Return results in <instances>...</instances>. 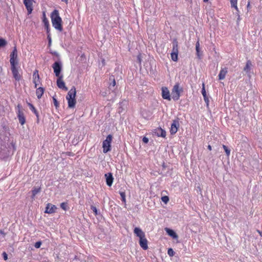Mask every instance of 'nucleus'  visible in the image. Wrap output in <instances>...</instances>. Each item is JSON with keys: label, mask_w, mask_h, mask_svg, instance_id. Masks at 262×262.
Returning a JSON list of instances; mask_svg holds the SVG:
<instances>
[{"label": "nucleus", "mask_w": 262, "mask_h": 262, "mask_svg": "<svg viewBox=\"0 0 262 262\" xmlns=\"http://www.w3.org/2000/svg\"><path fill=\"white\" fill-rule=\"evenodd\" d=\"M179 126V122L178 120H173L170 130L171 135L175 134L177 132Z\"/></svg>", "instance_id": "nucleus-9"}, {"label": "nucleus", "mask_w": 262, "mask_h": 262, "mask_svg": "<svg viewBox=\"0 0 262 262\" xmlns=\"http://www.w3.org/2000/svg\"><path fill=\"white\" fill-rule=\"evenodd\" d=\"M223 147L226 152L227 156H229L230 154V149L226 145H223Z\"/></svg>", "instance_id": "nucleus-29"}, {"label": "nucleus", "mask_w": 262, "mask_h": 262, "mask_svg": "<svg viewBox=\"0 0 262 262\" xmlns=\"http://www.w3.org/2000/svg\"><path fill=\"white\" fill-rule=\"evenodd\" d=\"M202 94L203 96V97H205V96L207 95L206 94V91H205V84L204 83H203V88H202Z\"/></svg>", "instance_id": "nucleus-37"}, {"label": "nucleus", "mask_w": 262, "mask_h": 262, "mask_svg": "<svg viewBox=\"0 0 262 262\" xmlns=\"http://www.w3.org/2000/svg\"><path fill=\"white\" fill-rule=\"evenodd\" d=\"M113 137L111 135L107 136L106 139L103 142V151L106 153L111 150V143L112 141Z\"/></svg>", "instance_id": "nucleus-3"}, {"label": "nucleus", "mask_w": 262, "mask_h": 262, "mask_svg": "<svg viewBox=\"0 0 262 262\" xmlns=\"http://www.w3.org/2000/svg\"><path fill=\"white\" fill-rule=\"evenodd\" d=\"M62 2H67L68 0H61Z\"/></svg>", "instance_id": "nucleus-52"}, {"label": "nucleus", "mask_w": 262, "mask_h": 262, "mask_svg": "<svg viewBox=\"0 0 262 262\" xmlns=\"http://www.w3.org/2000/svg\"><path fill=\"white\" fill-rule=\"evenodd\" d=\"M161 200L163 202L166 204L169 202V199L168 196L165 195L161 198Z\"/></svg>", "instance_id": "nucleus-32"}, {"label": "nucleus", "mask_w": 262, "mask_h": 262, "mask_svg": "<svg viewBox=\"0 0 262 262\" xmlns=\"http://www.w3.org/2000/svg\"><path fill=\"white\" fill-rule=\"evenodd\" d=\"M204 101L205 102H206V104H207V106H208L209 105V99L207 97V95L205 96V97H204Z\"/></svg>", "instance_id": "nucleus-42"}, {"label": "nucleus", "mask_w": 262, "mask_h": 262, "mask_svg": "<svg viewBox=\"0 0 262 262\" xmlns=\"http://www.w3.org/2000/svg\"><path fill=\"white\" fill-rule=\"evenodd\" d=\"M48 38L49 39V43H50L51 42V37H50L49 35H48Z\"/></svg>", "instance_id": "nucleus-45"}, {"label": "nucleus", "mask_w": 262, "mask_h": 262, "mask_svg": "<svg viewBox=\"0 0 262 262\" xmlns=\"http://www.w3.org/2000/svg\"><path fill=\"white\" fill-rule=\"evenodd\" d=\"M58 78L57 80V85L58 87L60 89H64L66 91L68 90L67 87L65 85V83L62 80V75H61L59 77H58Z\"/></svg>", "instance_id": "nucleus-13"}, {"label": "nucleus", "mask_w": 262, "mask_h": 262, "mask_svg": "<svg viewBox=\"0 0 262 262\" xmlns=\"http://www.w3.org/2000/svg\"><path fill=\"white\" fill-rule=\"evenodd\" d=\"M173 45V49L172 52L173 53H178V42L176 40H174L172 42Z\"/></svg>", "instance_id": "nucleus-22"}, {"label": "nucleus", "mask_w": 262, "mask_h": 262, "mask_svg": "<svg viewBox=\"0 0 262 262\" xmlns=\"http://www.w3.org/2000/svg\"><path fill=\"white\" fill-rule=\"evenodd\" d=\"M2 255L3 256V258H4V260H7L8 259L7 254L5 252H4L2 254Z\"/></svg>", "instance_id": "nucleus-43"}, {"label": "nucleus", "mask_w": 262, "mask_h": 262, "mask_svg": "<svg viewBox=\"0 0 262 262\" xmlns=\"http://www.w3.org/2000/svg\"><path fill=\"white\" fill-rule=\"evenodd\" d=\"M257 232H258V233L259 234V235L262 236V231H260L259 230H257Z\"/></svg>", "instance_id": "nucleus-48"}, {"label": "nucleus", "mask_w": 262, "mask_h": 262, "mask_svg": "<svg viewBox=\"0 0 262 262\" xmlns=\"http://www.w3.org/2000/svg\"><path fill=\"white\" fill-rule=\"evenodd\" d=\"M230 3L232 7H234L237 11L238 8L237 7V0H230Z\"/></svg>", "instance_id": "nucleus-26"}, {"label": "nucleus", "mask_w": 262, "mask_h": 262, "mask_svg": "<svg viewBox=\"0 0 262 262\" xmlns=\"http://www.w3.org/2000/svg\"><path fill=\"white\" fill-rule=\"evenodd\" d=\"M17 65L11 66V70L13 74V77L17 81H19L21 79V75L19 74L18 70L16 68Z\"/></svg>", "instance_id": "nucleus-8"}, {"label": "nucleus", "mask_w": 262, "mask_h": 262, "mask_svg": "<svg viewBox=\"0 0 262 262\" xmlns=\"http://www.w3.org/2000/svg\"><path fill=\"white\" fill-rule=\"evenodd\" d=\"M105 94H106V93H105H105H103V96H105Z\"/></svg>", "instance_id": "nucleus-54"}, {"label": "nucleus", "mask_w": 262, "mask_h": 262, "mask_svg": "<svg viewBox=\"0 0 262 262\" xmlns=\"http://www.w3.org/2000/svg\"><path fill=\"white\" fill-rule=\"evenodd\" d=\"M43 88L39 87V88L37 89L36 91V94L38 99H40L41 97L42 94H43Z\"/></svg>", "instance_id": "nucleus-20"}, {"label": "nucleus", "mask_w": 262, "mask_h": 262, "mask_svg": "<svg viewBox=\"0 0 262 262\" xmlns=\"http://www.w3.org/2000/svg\"><path fill=\"white\" fill-rule=\"evenodd\" d=\"M43 22L45 24V27L47 28V29H49V24L48 20L47 18L46 17L45 12L43 13Z\"/></svg>", "instance_id": "nucleus-24"}, {"label": "nucleus", "mask_w": 262, "mask_h": 262, "mask_svg": "<svg viewBox=\"0 0 262 262\" xmlns=\"http://www.w3.org/2000/svg\"><path fill=\"white\" fill-rule=\"evenodd\" d=\"M41 245V242L40 241H38L35 243L34 246L36 248H40V246Z\"/></svg>", "instance_id": "nucleus-40"}, {"label": "nucleus", "mask_w": 262, "mask_h": 262, "mask_svg": "<svg viewBox=\"0 0 262 262\" xmlns=\"http://www.w3.org/2000/svg\"><path fill=\"white\" fill-rule=\"evenodd\" d=\"M227 68H224L221 69L219 75V78L220 80H223L225 78L226 75L227 73Z\"/></svg>", "instance_id": "nucleus-19"}, {"label": "nucleus", "mask_w": 262, "mask_h": 262, "mask_svg": "<svg viewBox=\"0 0 262 262\" xmlns=\"http://www.w3.org/2000/svg\"><path fill=\"white\" fill-rule=\"evenodd\" d=\"M33 78L34 79H37L38 81H39L40 79L39 75L38 74V71L36 70L33 73Z\"/></svg>", "instance_id": "nucleus-28"}, {"label": "nucleus", "mask_w": 262, "mask_h": 262, "mask_svg": "<svg viewBox=\"0 0 262 262\" xmlns=\"http://www.w3.org/2000/svg\"><path fill=\"white\" fill-rule=\"evenodd\" d=\"M105 94H106V93H105H105H103V96H105Z\"/></svg>", "instance_id": "nucleus-55"}, {"label": "nucleus", "mask_w": 262, "mask_h": 262, "mask_svg": "<svg viewBox=\"0 0 262 262\" xmlns=\"http://www.w3.org/2000/svg\"><path fill=\"white\" fill-rule=\"evenodd\" d=\"M208 149L209 150H211L212 148H211V146L210 145H208V147H207Z\"/></svg>", "instance_id": "nucleus-47"}, {"label": "nucleus", "mask_w": 262, "mask_h": 262, "mask_svg": "<svg viewBox=\"0 0 262 262\" xmlns=\"http://www.w3.org/2000/svg\"><path fill=\"white\" fill-rule=\"evenodd\" d=\"M195 50H196V53H197L198 56L200 57V54H199V52H200V43H199V41H198L196 42V45H195Z\"/></svg>", "instance_id": "nucleus-33"}, {"label": "nucleus", "mask_w": 262, "mask_h": 262, "mask_svg": "<svg viewBox=\"0 0 262 262\" xmlns=\"http://www.w3.org/2000/svg\"><path fill=\"white\" fill-rule=\"evenodd\" d=\"M33 0H24V4L28 11L29 14H31L33 10Z\"/></svg>", "instance_id": "nucleus-10"}, {"label": "nucleus", "mask_w": 262, "mask_h": 262, "mask_svg": "<svg viewBox=\"0 0 262 262\" xmlns=\"http://www.w3.org/2000/svg\"><path fill=\"white\" fill-rule=\"evenodd\" d=\"M203 1H204V2H207L208 1V0H203Z\"/></svg>", "instance_id": "nucleus-53"}, {"label": "nucleus", "mask_w": 262, "mask_h": 262, "mask_svg": "<svg viewBox=\"0 0 262 262\" xmlns=\"http://www.w3.org/2000/svg\"><path fill=\"white\" fill-rule=\"evenodd\" d=\"M167 253L170 256H172L174 255V252L173 251L172 249L169 248L168 250Z\"/></svg>", "instance_id": "nucleus-35"}, {"label": "nucleus", "mask_w": 262, "mask_h": 262, "mask_svg": "<svg viewBox=\"0 0 262 262\" xmlns=\"http://www.w3.org/2000/svg\"><path fill=\"white\" fill-rule=\"evenodd\" d=\"M110 80H112V82H111L110 85V89H111V86L114 87L115 86L116 81L113 76L110 77Z\"/></svg>", "instance_id": "nucleus-31"}, {"label": "nucleus", "mask_w": 262, "mask_h": 262, "mask_svg": "<svg viewBox=\"0 0 262 262\" xmlns=\"http://www.w3.org/2000/svg\"><path fill=\"white\" fill-rule=\"evenodd\" d=\"M166 233L171 237H172L173 239H177L178 238V236L177 233L172 229H169L168 228H166L165 229Z\"/></svg>", "instance_id": "nucleus-17"}, {"label": "nucleus", "mask_w": 262, "mask_h": 262, "mask_svg": "<svg viewBox=\"0 0 262 262\" xmlns=\"http://www.w3.org/2000/svg\"><path fill=\"white\" fill-rule=\"evenodd\" d=\"M52 68L54 70V72L55 73L56 76H60L61 75H60V73L62 69L61 62L60 61L55 62L52 65Z\"/></svg>", "instance_id": "nucleus-6"}, {"label": "nucleus", "mask_w": 262, "mask_h": 262, "mask_svg": "<svg viewBox=\"0 0 262 262\" xmlns=\"http://www.w3.org/2000/svg\"><path fill=\"white\" fill-rule=\"evenodd\" d=\"M54 54L56 55V56H58V54L57 52H54Z\"/></svg>", "instance_id": "nucleus-51"}, {"label": "nucleus", "mask_w": 262, "mask_h": 262, "mask_svg": "<svg viewBox=\"0 0 262 262\" xmlns=\"http://www.w3.org/2000/svg\"><path fill=\"white\" fill-rule=\"evenodd\" d=\"M17 107L18 108V112H17V117L19 120V123L21 125H24L26 122V119L24 114V112L22 110L20 109V105L18 104L17 105Z\"/></svg>", "instance_id": "nucleus-7"}, {"label": "nucleus", "mask_w": 262, "mask_h": 262, "mask_svg": "<svg viewBox=\"0 0 262 262\" xmlns=\"http://www.w3.org/2000/svg\"><path fill=\"white\" fill-rule=\"evenodd\" d=\"M134 233L139 238V239L146 237L145 233L139 227L135 228Z\"/></svg>", "instance_id": "nucleus-12"}, {"label": "nucleus", "mask_w": 262, "mask_h": 262, "mask_svg": "<svg viewBox=\"0 0 262 262\" xmlns=\"http://www.w3.org/2000/svg\"><path fill=\"white\" fill-rule=\"evenodd\" d=\"M105 177L106 179V184L108 186H111L112 185L114 178L112 173L108 172L105 174Z\"/></svg>", "instance_id": "nucleus-14"}, {"label": "nucleus", "mask_w": 262, "mask_h": 262, "mask_svg": "<svg viewBox=\"0 0 262 262\" xmlns=\"http://www.w3.org/2000/svg\"><path fill=\"white\" fill-rule=\"evenodd\" d=\"M162 97L165 99H167L170 100V94L167 88H162Z\"/></svg>", "instance_id": "nucleus-16"}, {"label": "nucleus", "mask_w": 262, "mask_h": 262, "mask_svg": "<svg viewBox=\"0 0 262 262\" xmlns=\"http://www.w3.org/2000/svg\"><path fill=\"white\" fill-rule=\"evenodd\" d=\"M40 191V188L34 187L32 190V198L34 199L35 196Z\"/></svg>", "instance_id": "nucleus-21"}, {"label": "nucleus", "mask_w": 262, "mask_h": 262, "mask_svg": "<svg viewBox=\"0 0 262 262\" xmlns=\"http://www.w3.org/2000/svg\"><path fill=\"white\" fill-rule=\"evenodd\" d=\"M67 203H62L60 204V207L64 210H67Z\"/></svg>", "instance_id": "nucleus-36"}, {"label": "nucleus", "mask_w": 262, "mask_h": 262, "mask_svg": "<svg viewBox=\"0 0 262 262\" xmlns=\"http://www.w3.org/2000/svg\"><path fill=\"white\" fill-rule=\"evenodd\" d=\"M0 234L5 235V233L2 230H0Z\"/></svg>", "instance_id": "nucleus-46"}, {"label": "nucleus", "mask_w": 262, "mask_h": 262, "mask_svg": "<svg viewBox=\"0 0 262 262\" xmlns=\"http://www.w3.org/2000/svg\"><path fill=\"white\" fill-rule=\"evenodd\" d=\"M53 100L54 105L55 106V107L56 108H57L59 106V103H58L57 99L54 97H53Z\"/></svg>", "instance_id": "nucleus-38"}, {"label": "nucleus", "mask_w": 262, "mask_h": 262, "mask_svg": "<svg viewBox=\"0 0 262 262\" xmlns=\"http://www.w3.org/2000/svg\"><path fill=\"white\" fill-rule=\"evenodd\" d=\"M7 45V41L3 38H0V47H3Z\"/></svg>", "instance_id": "nucleus-34"}, {"label": "nucleus", "mask_w": 262, "mask_h": 262, "mask_svg": "<svg viewBox=\"0 0 262 262\" xmlns=\"http://www.w3.org/2000/svg\"><path fill=\"white\" fill-rule=\"evenodd\" d=\"M182 91V89L180 88L179 84H175L171 92L172 99L174 100H178L180 97V93Z\"/></svg>", "instance_id": "nucleus-4"}, {"label": "nucleus", "mask_w": 262, "mask_h": 262, "mask_svg": "<svg viewBox=\"0 0 262 262\" xmlns=\"http://www.w3.org/2000/svg\"><path fill=\"white\" fill-rule=\"evenodd\" d=\"M91 208L93 210V211L94 212L95 215H96L98 214L97 209L96 207L94 206H91Z\"/></svg>", "instance_id": "nucleus-39"}, {"label": "nucleus", "mask_w": 262, "mask_h": 262, "mask_svg": "<svg viewBox=\"0 0 262 262\" xmlns=\"http://www.w3.org/2000/svg\"><path fill=\"white\" fill-rule=\"evenodd\" d=\"M10 62L11 66H14V65H17L18 64V61H17V51L16 47L14 48V49L12 51V52L10 54Z\"/></svg>", "instance_id": "nucleus-5"}, {"label": "nucleus", "mask_w": 262, "mask_h": 262, "mask_svg": "<svg viewBox=\"0 0 262 262\" xmlns=\"http://www.w3.org/2000/svg\"><path fill=\"white\" fill-rule=\"evenodd\" d=\"M51 17L53 26L56 30L60 32L62 31V19L59 15L58 11L57 10H54L51 13Z\"/></svg>", "instance_id": "nucleus-1"}, {"label": "nucleus", "mask_w": 262, "mask_h": 262, "mask_svg": "<svg viewBox=\"0 0 262 262\" xmlns=\"http://www.w3.org/2000/svg\"><path fill=\"white\" fill-rule=\"evenodd\" d=\"M139 245L140 247L144 250H146L148 248V241L146 239V237L142 238L140 239L139 242Z\"/></svg>", "instance_id": "nucleus-15"}, {"label": "nucleus", "mask_w": 262, "mask_h": 262, "mask_svg": "<svg viewBox=\"0 0 262 262\" xmlns=\"http://www.w3.org/2000/svg\"><path fill=\"white\" fill-rule=\"evenodd\" d=\"M76 94V89L73 86L72 89L68 92L66 96V99L68 100V107L71 108H73L75 107L76 100L75 99Z\"/></svg>", "instance_id": "nucleus-2"}, {"label": "nucleus", "mask_w": 262, "mask_h": 262, "mask_svg": "<svg viewBox=\"0 0 262 262\" xmlns=\"http://www.w3.org/2000/svg\"><path fill=\"white\" fill-rule=\"evenodd\" d=\"M247 8H250V3L249 2L248 5H247Z\"/></svg>", "instance_id": "nucleus-50"}, {"label": "nucleus", "mask_w": 262, "mask_h": 262, "mask_svg": "<svg viewBox=\"0 0 262 262\" xmlns=\"http://www.w3.org/2000/svg\"><path fill=\"white\" fill-rule=\"evenodd\" d=\"M155 134L158 136V137H165L166 133V132L162 129L161 128H158L156 129Z\"/></svg>", "instance_id": "nucleus-18"}, {"label": "nucleus", "mask_w": 262, "mask_h": 262, "mask_svg": "<svg viewBox=\"0 0 262 262\" xmlns=\"http://www.w3.org/2000/svg\"><path fill=\"white\" fill-rule=\"evenodd\" d=\"M252 64L250 61L248 60L247 63L245 67L244 68V71L246 73H248L250 70V68Z\"/></svg>", "instance_id": "nucleus-23"}, {"label": "nucleus", "mask_w": 262, "mask_h": 262, "mask_svg": "<svg viewBox=\"0 0 262 262\" xmlns=\"http://www.w3.org/2000/svg\"><path fill=\"white\" fill-rule=\"evenodd\" d=\"M56 209L57 207L55 205L51 203H48L47 204L45 212L49 214L53 213L55 212Z\"/></svg>", "instance_id": "nucleus-11"}, {"label": "nucleus", "mask_w": 262, "mask_h": 262, "mask_svg": "<svg viewBox=\"0 0 262 262\" xmlns=\"http://www.w3.org/2000/svg\"><path fill=\"white\" fill-rule=\"evenodd\" d=\"M138 60H139V62L140 63V62H141V58H140V56H138Z\"/></svg>", "instance_id": "nucleus-49"}, {"label": "nucleus", "mask_w": 262, "mask_h": 262, "mask_svg": "<svg viewBox=\"0 0 262 262\" xmlns=\"http://www.w3.org/2000/svg\"><path fill=\"white\" fill-rule=\"evenodd\" d=\"M142 141L145 143H147L148 142V139L145 137H144L142 139Z\"/></svg>", "instance_id": "nucleus-44"}, {"label": "nucleus", "mask_w": 262, "mask_h": 262, "mask_svg": "<svg viewBox=\"0 0 262 262\" xmlns=\"http://www.w3.org/2000/svg\"><path fill=\"white\" fill-rule=\"evenodd\" d=\"M239 16L238 15V20H239Z\"/></svg>", "instance_id": "nucleus-56"}, {"label": "nucleus", "mask_w": 262, "mask_h": 262, "mask_svg": "<svg viewBox=\"0 0 262 262\" xmlns=\"http://www.w3.org/2000/svg\"><path fill=\"white\" fill-rule=\"evenodd\" d=\"M120 194V196L121 197V200L124 203V204L125 205L126 204V199H125V196H126V195H125V192H123V191H120L119 192Z\"/></svg>", "instance_id": "nucleus-25"}, {"label": "nucleus", "mask_w": 262, "mask_h": 262, "mask_svg": "<svg viewBox=\"0 0 262 262\" xmlns=\"http://www.w3.org/2000/svg\"><path fill=\"white\" fill-rule=\"evenodd\" d=\"M104 59H103V60H102V63H104Z\"/></svg>", "instance_id": "nucleus-57"}, {"label": "nucleus", "mask_w": 262, "mask_h": 262, "mask_svg": "<svg viewBox=\"0 0 262 262\" xmlns=\"http://www.w3.org/2000/svg\"><path fill=\"white\" fill-rule=\"evenodd\" d=\"M40 82V79L39 81L37 80V79H33V83L35 84V87L36 88L37 85L38 84V82Z\"/></svg>", "instance_id": "nucleus-41"}, {"label": "nucleus", "mask_w": 262, "mask_h": 262, "mask_svg": "<svg viewBox=\"0 0 262 262\" xmlns=\"http://www.w3.org/2000/svg\"><path fill=\"white\" fill-rule=\"evenodd\" d=\"M29 106H30V109L35 113L37 117H38V114L34 106L31 103H29Z\"/></svg>", "instance_id": "nucleus-30"}, {"label": "nucleus", "mask_w": 262, "mask_h": 262, "mask_svg": "<svg viewBox=\"0 0 262 262\" xmlns=\"http://www.w3.org/2000/svg\"><path fill=\"white\" fill-rule=\"evenodd\" d=\"M178 53H171V57L172 60L174 61H176L178 60Z\"/></svg>", "instance_id": "nucleus-27"}]
</instances>
